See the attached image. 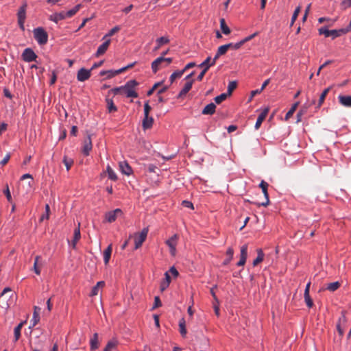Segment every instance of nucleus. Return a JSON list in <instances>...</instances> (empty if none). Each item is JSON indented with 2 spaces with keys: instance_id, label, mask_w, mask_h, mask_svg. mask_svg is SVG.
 <instances>
[{
  "instance_id": "nucleus-9",
  "label": "nucleus",
  "mask_w": 351,
  "mask_h": 351,
  "mask_svg": "<svg viewBox=\"0 0 351 351\" xmlns=\"http://www.w3.org/2000/svg\"><path fill=\"white\" fill-rule=\"evenodd\" d=\"M133 66V64H130L125 67H123L120 69H118V70H108V71H101L100 72V75L103 76V75H106V78L107 79H110L113 77H114L115 75L126 71L128 68H131L132 66Z\"/></svg>"
},
{
  "instance_id": "nucleus-32",
  "label": "nucleus",
  "mask_w": 351,
  "mask_h": 351,
  "mask_svg": "<svg viewBox=\"0 0 351 351\" xmlns=\"http://www.w3.org/2000/svg\"><path fill=\"white\" fill-rule=\"evenodd\" d=\"M106 101L107 103V109L108 112L111 113L117 111V108L114 105L113 100L112 99L106 98Z\"/></svg>"
},
{
  "instance_id": "nucleus-14",
  "label": "nucleus",
  "mask_w": 351,
  "mask_h": 351,
  "mask_svg": "<svg viewBox=\"0 0 351 351\" xmlns=\"http://www.w3.org/2000/svg\"><path fill=\"white\" fill-rule=\"evenodd\" d=\"M247 257V245L245 244L241 247L240 260L237 263V265L239 267L243 266L245 264Z\"/></svg>"
},
{
  "instance_id": "nucleus-57",
  "label": "nucleus",
  "mask_w": 351,
  "mask_h": 351,
  "mask_svg": "<svg viewBox=\"0 0 351 351\" xmlns=\"http://www.w3.org/2000/svg\"><path fill=\"white\" fill-rule=\"evenodd\" d=\"M152 110L151 106L149 105V102L146 101L144 104V115H149L150 111Z\"/></svg>"
},
{
  "instance_id": "nucleus-59",
  "label": "nucleus",
  "mask_w": 351,
  "mask_h": 351,
  "mask_svg": "<svg viewBox=\"0 0 351 351\" xmlns=\"http://www.w3.org/2000/svg\"><path fill=\"white\" fill-rule=\"evenodd\" d=\"M257 34H258V32H255L253 34L250 35V36L245 37V38H243V40H241V42L244 45L245 43H247V42L251 40L252 38H254Z\"/></svg>"
},
{
  "instance_id": "nucleus-10",
  "label": "nucleus",
  "mask_w": 351,
  "mask_h": 351,
  "mask_svg": "<svg viewBox=\"0 0 351 351\" xmlns=\"http://www.w3.org/2000/svg\"><path fill=\"white\" fill-rule=\"evenodd\" d=\"M211 60V58L208 56L204 62H202L199 65V67L203 68L202 71L199 74V75L197 77V80L198 81H202L204 75L208 70V69L212 66L210 65V62Z\"/></svg>"
},
{
  "instance_id": "nucleus-6",
  "label": "nucleus",
  "mask_w": 351,
  "mask_h": 351,
  "mask_svg": "<svg viewBox=\"0 0 351 351\" xmlns=\"http://www.w3.org/2000/svg\"><path fill=\"white\" fill-rule=\"evenodd\" d=\"M178 236L176 234L165 241L166 245L169 248V252L172 256H175L176 254V246L178 244Z\"/></svg>"
},
{
  "instance_id": "nucleus-56",
  "label": "nucleus",
  "mask_w": 351,
  "mask_h": 351,
  "mask_svg": "<svg viewBox=\"0 0 351 351\" xmlns=\"http://www.w3.org/2000/svg\"><path fill=\"white\" fill-rule=\"evenodd\" d=\"M335 21H336L335 19H331L330 18H326V17H321L318 19V21L319 23H322L326 21L330 22V25H332L335 22Z\"/></svg>"
},
{
  "instance_id": "nucleus-52",
  "label": "nucleus",
  "mask_w": 351,
  "mask_h": 351,
  "mask_svg": "<svg viewBox=\"0 0 351 351\" xmlns=\"http://www.w3.org/2000/svg\"><path fill=\"white\" fill-rule=\"evenodd\" d=\"M45 211H46V214H43L41 216L40 219V221H43L44 219H48L49 218L50 207H49V204L45 205Z\"/></svg>"
},
{
  "instance_id": "nucleus-38",
  "label": "nucleus",
  "mask_w": 351,
  "mask_h": 351,
  "mask_svg": "<svg viewBox=\"0 0 351 351\" xmlns=\"http://www.w3.org/2000/svg\"><path fill=\"white\" fill-rule=\"evenodd\" d=\"M165 275V279L163 280V282H161L160 285L161 291H164L165 289H166L169 287L171 282V277L169 275L168 272H166Z\"/></svg>"
},
{
  "instance_id": "nucleus-51",
  "label": "nucleus",
  "mask_w": 351,
  "mask_h": 351,
  "mask_svg": "<svg viewBox=\"0 0 351 351\" xmlns=\"http://www.w3.org/2000/svg\"><path fill=\"white\" fill-rule=\"evenodd\" d=\"M236 87H237V82L234 81L230 82L228 86L227 94L228 95H230L232 94V92L233 91V90H234L236 88Z\"/></svg>"
},
{
  "instance_id": "nucleus-17",
  "label": "nucleus",
  "mask_w": 351,
  "mask_h": 351,
  "mask_svg": "<svg viewBox=\"0 0 351 351\" xmlns=\"http://www.w3.org/2000/svg\"><path fill=\"white\" fill-rule=\"evenodd\" d=\"M339 102L340 104L345 107H351V96L350 95H339L338 97Z\"/></svg>"
},
{
  "instance_id": "nucleus-48",
  "label": "nucleus",
  "mask_w": 351,
  "mask_h": 351,
  "mask_svg": "<svg viewBox=\"0 0 351 351\" xmlns=\"http://www.w3.org/2000/svg\"><path fill=\"white\" fill-rule=\"evenodd\" d=\"M300 10H301V7L300 6H298L295 8L293 14V16H292V18H291V25H293L294 22L295 21V20L297 19L298 16V14H300Z\"/></svg>"
},
{
  "instance_id": "nucleus-30",
  "label": "nucleus",
  "mask_w": 351,
  "mask_h": 351,
  "mask_svg": "<svg viewBox=\"0 0 351 351\" xmlns=\"http://www.w3.org/2000/svg\"><path fill=\"white\" fill-rule=\"evenodd\" d=\"M341 286V283L338 281L330 282L326 285V289L334 292L337 290Z\"/></svg>"
},
{
  "instance_id": "nucleus-47",
  "label": "nucleus",
  "mask_w": 351,
  "mask_h": 351,
  "mask_svg": "<svg viewBox=\"0 0 351 351\" xmlns=\"http://www.w3.org/2000/svg\"><path fill=\"white\" fill-rule=\"evenodd\" d=\"M228 95L227 93H222L218 96H217L215 98V101L217 104H221L222 101H223L224 100L226 99V98L228 97Z\"/></svg>"
},
{
  "instance_id": "nucleus-18",
  "label": "nucleus",
  "mask_w": 351,
  "mask_h": 351,
  "mask_svg": "<svg viewBox=\"0 0 351 351\" xmlns=\"http://www.w3.org/2000/svg\"><path fill=\"white\" fill-rule=\"evenodd\" d=\"M119 168L121 171L125 175L130 176L132 173L131 167L126 162H121L119 163Z\"/></svg>"
},
{
  "instance_id": "nucleus-39",
  "label": "nucleus",
  "mask_w": 351,
  "mask_h": 351,
  "mask_svg": "<svg viewBox=\"0 0 351 351\" xmlns=\"http://www.w3.org/2000/svg\"><path fill=\"white\" fill-rule=\"evenodd\" d=\"M172 60H173L171 58H165L163 56H160L155 60V63H154V66H156V65H157L158 63H160V62H164V63L165 64V66H167L172 62Z\"/></svg>"
},
{
  "instance_id": "nucleus-44",
  "label": "nucleus",
  "mask_w": 351,
  "mask_h": 351,
  "mask_svg": "<svg viewBox=\"0 0 351 351\" xmlns=\"http://www.w3.org/2000/svg\"><path fill=\"white\" fill-rule=\"evenodd\" d=\"M154 63H155V60L153 61L152 63V71L154 73H156L157 71L162 67L166 66L164 62H160V63H158L157 65H156V66H154Z\"/></svg>"
},
{
  "instance_id": "nucleus-23",
  "label": "nucleus",
  "mask_w": 351,
  "mask_h": 351,
  "mask_svg": "<svg viewBox=\"0 0 351 351\" xmlns=\"http://www.w3.org/2000/svg\"><path fill=\"white\" fill-rule=\"evenodd\" d=\"M257 252V257L254 260L252 265L254 267L257 266L260 263H261L263 259L265 254L262 250V249L258 248L256 250Z\"/></svg>"
},
{
  "instance_id": "nucleus-45",
  "label": "nucleus",
  "mask_w": 351,
  "mask_h": 351,
  "mask_svg": "<svg viewBox=\"0 0 351 351\" xmlns=\"http://www.w3.org/2000/svg\"><path fill=\"white\" fill-rule=\"evenodd\" d=\"M63 163L66 166V170L69 171L73 164V160L71 158L64 156L63 158Z\"/></svg>"
},
{
  "instance_id": "nucleus-62",
  "label": "nucleus",
  "mask_w": 351,
  "mask_h": 351,
  "mask_svg": "<svg viewBox=\"0 0 351 351\" xmlns=\"http://www.w3.org/2000/svg\"><path fill=\"white\" fill-rule=\"evenodd\" d=\"M40 321V317H34L33 316L32 319L31 320V325L29 328L34 327Z\"/></svg>"
},
{
  "instance_id": "nucleus-25",
  "label": "nucleus",
  "mask_w": 351,
  "mask_h": 351,
  "mask_svg": "<svg viewBox=\"0 0 351 351\" xmlns=\"http://www.w3.org/2000/svg\"><path fill=\"white\" fill-rule=\"evenodd\" d=\"M169 43V39L167 36H162L156 40L157 45L155 47L154 50H158L162 45L168 44Z\"/></svg>"
},
{
  "instance_id": "nucleus-37",
  "label": "nucleus",
  "mask_w": 351,
  "mask_h": 351,
  "mask_svg": "<svg viewBox=\"0 0 351 351\" xmlns=\"http://www.w3.org/2000/svg\"><path fill=\"white\" fill-rule=\"evenodd\" d=\"M220 28L221 32L226 35H228L230 33V29L226 25V21L223 18L220 19Z\"/></svg>"
},
{
  "instance_id": "nucleus-63",
  "label": "nucleus",
  "mask_w": 351,
  "mask_h": 351,
  "mask_svg": "<svg viewBox=\"0 0 351 351\" xmlns=\"http://www.w3.org/2000/svg\"><path fill=\"white\" fill-rule=\"evenodd\" d=\"M4 193H5V196H6L7 199L10 202H12V196H11V194H10V189H9V187H8V185L6 186V189L4 191Z\"/></svg>"
},
{
  "instance_id": "nucleus-11",
  "label": "nucleus",
  "mask_w": 351,
  "mask_h": 351,
  "mask_svg": "<svg viewBox=\"0 0 351 351\" xmlns=\"http://www.w3.org/2000/svg\"><path fill=\"white\" fill-rule=\"evenodd\" d=\"M93 148L92 140L90 134H88L87 137L84 140L82 146V153L85 156H88Z\"/></svg>"
},
{
  "instance_id": "nucleus-8",
  "label": "nucleus",
  "mask_w": 351,
  "mask_h": 351,
  "mask_svg": "<svg viewBox=\"0 0 351 351\" xmlns=\"http://www.w3.org/2000/svg\"><path fill=\"white\" fill-rule=\"evenodd\" d=\"M123 215V211L120 208L107 212L105 214V221L108 223L114 222L117 218Z\"/></svg>"
},
{
  "instance_id": "nucleus-15",
  "label": "nucleus",
  "mask_w": 351,
  "mask_h": 351,
  "mask_svg": "<svg viewBox=\"0 0 351 351\" xmlns=\"http://www.w3.org/2000/svg\"><path fill=\"white\" fill-rule=\"evenodd\" d=\"M110 44V39H107L105 42L101 44L97 49V51L95 53L96 57H99L100 56L104 54L107 51L109 45Z\"/></svg>"
},
{
  "instance_id": "nucleus-49",
  "label": "nucleus",
  "mask_w": 351,
  "mask_h": 351,
  "mask_svg": "<svg viewBox=\"0 0 351 351\" xmlns=\"http://www.w3.org/2000/svg\"><path fill=\"white\" fill-rule=\"evenodd\" d=\"M228 49L229 46L227 44L220 46L217 49L218 55H224Z\"/></svg>"
},
{
  "instance_id": "nucleus-22",
  "label": "nucleus",
  "mask_w": 351,
  "mask_h": 351,
  "mask_svg": "<svg viewBox=\"0 0 351 351\" xmlns=\"http://www.w3.org/2000/svg\"><path fill=\"white\" fill-rule=\"evenodd\" d=\"M154 123V119L149 115H144V119L143 120L142 125L144 130H147L151 128L152 127Z\"/></svg>"
},
{
  "instance_id": "nucleus-64",
  "label": "nucleus",
  "mask_w": 351,
  "mask_h": 351,
  "mask_svg": "<svg viewBox=\"0 0 351 351\" xmlns=\"http://www.w3.org/2000/svg\"><path fill=\"white\" fill-rule=\"evenodd\" d=\"M56 80H57L56 73L55 71H53L52 73H51V80H50V84L51 85L54 84L56 83Z\"/></svg>"
},
{
  "instance_id": "nucleus-41",
  "label": "nucleus",
  "mask_w": 351,
  "mask_h": 351,
  "mask_svg": "<svg viewBox=\"0 0 351 351\" xmlns=\"http://www.w3.org/2000/svg\"><path fill=\"white\" fill-rule=\"evenodd\" d=\"M183 74H184V71H182V70L173 72L171 75L170 78H169V81H170L171 84H172L177 78H180Z\"/></svg>"
},
{
  "instance_id": "nucleus-21",
  "label": "nucleus",
  "mask_w": 351,
  "mask_h": 351,
  "mask_svg": "<svg viewBox=\"0 0 351 351\" xmlns=\"http://www.w3.org/2000/svg\"><path fill=\"white\" fill-rule=\"evenodd\" d=\"M99 343L98 339V334L94 333L90 339V347L91 350H95L99 348Z\"/></svg>"
},
{
  "instance_id": "nucleus-58",
  "label": "nucleus",
  "mask_w": 351,
  "mask_h": 351,
  "mask_svg": "<svg viewBox=\"0 0 351 351\" xmlns=\"http://www.w3.org/2000/svg\"><path fill=\"white\" fill-rule=\"evenodd\" d=\"M344 327L345 325L341 324H337V329L340 336H343L344 334Z\"/></svg>"
},
{
  "instance_id": "nucleus-36",
  "label": "nucleus",
  "mask_w": 351,
  "mask_h": 351,
  "mask_svg": "<svg viewBox=\"0 0 351 351\" xmlns=\"http://www.w3.org/2000/svg\"><path fill=\"white\" fill-rule=\"evenodd\" d=\"M330 90V87H328L327 88L324 89V91L322 93V94L320 95L319 99V101H318L317 108H319L323 104V103L326 99V97L328 94Z\"/></svg>"
},
{
  "instance_id": "nucleus-12",
  "label": "nucleus",
  "mask_w": 351,
  "mask_h": 351,
  "mask_svg": "<svg viewBox=\"0 0 351 351\" xmlns=\"http://www.w3.org/2000/svg\"><path fill=\"white\" fill-rule=\"evenodd\" d=\"M22 57L24 61L30 62L36 60L37 56L32 49L27 48L23 51Z\"/></svg>"
},
{
  "instance_id": "nucleus-19",
  "label": "nucleus",
  "mask_w": 351,
  "mask_h": 351,
  "mask_svg": "<svg viewBox=\"0 0 351 351\" xmlns=\"http://www.w3.org/2000/svg\"><path fill=\"white\" fill-rule=\"evenodd\" d=\"M268 109H265L261 114L258 115L256 122L255 123V129L258 130L261 127L263 121L265 119L267 113H268Z\"/></svg>"
},
{
  "instance_id": "nucleus-60",
  "label": "nucleus",
  "mask_w": 351,
  "mask_h": 351,
  "mask_svg": "<svg viewBox=\"0 0 351 351\" xmlns=\"http://www.w3.org/2000/svg\"><path fill=\"white\" fill-rule=\"evenodd\" d=\"M10 154H7L3 160L0 162V165L2 166L5 165L10 159Z\"/></svg>"
},
{
  "instance_id": "nucleus-42",
  "label": "nucleus",
  "mask_w": 351,
  "mask_h": 351,
  "mask_svg": "<svg viewBox=\"0 0 351 351\" xmlns=\"http://www.w3.org/2000/svg\"><path fill=\"white\" fill-rule=\"evenodd\" d=\"M298 105L299 102H296L291 106V108L289 109V110L287 112L285 115V120L289 119L293 116Z\"/></svg>"
},
{
  "instance_id": "nucleus-61",
  "label": "nucleus",
  "mask_w": 351,
  "mask_h": 351,
  "mask_svg": "<svg viewBox=\"0 0 351 351\" xmlns=\"http://www.w3.org/2000/svg\"><path fill=\"white\" fill-rule=\"evenodd\" d=\"M162 305L161 301L160 300V298L158 296H156L154 298V304L153 306V308H158Z\"/></svg>"
},
{
  "instance_id": "nucleus-20",
  "label": "nucleus",
  "mask_w": 351,
  "mask_h": 351,
  "mask_svg": "<svg viewBox=\"0 0 351 351\" xmlns=\"http://www.w3.org/2000/svg\"><path fill=\"white\" fill-rule=\"evenodd\" d=\"M216 105L214 103H210L206 105L202 110V113L206 115H212L215 112Z\"/></svg>"
},
{
  "instance_id": "nucleus-1",
  "label": "nucleus",
  "mask_w": 351,
  "mask_h": 351,
  "mask_svg": "<svg viewBox=\"0 0 351 351\" xmlns=\"http://www.w3.org/2000/svg\"><path fill=\"white\" fill-rule=\"evenodd\" d=\"M1 306L4 308H8L10 306L13 304L14 298H16V295L12 291L11 289L9 287H5L1 294Z\"/></svg>"
},
{
  "instance_id": "nucleus-4",
  "label": "nucleus",
  "mask_w": 351,
  "mask_h": 351,
  "mask_svg": "<svg viewBox=\"0 0 351 351\" xmlns=\"http://www.w3.org/2000/svg\"><path fill=\"white\" fill-rule=\"evenodd\" d=\"M148 231V228H145L140 233H136L134 234V248L136 250L138 249L142 245L143 243L145 241Z\"/></svg>"
},
{
  "instance_id": "nucleus-7",
  "label": "nucleus",
  "mask_w": 351,
  "mask_h": 351,
  "mask_svg": "<svg viewBox=\"0 0 351 351\" xmlns=\"http://www.w3.org/2000/svg\"><path fill=\"white\" fill-rule=\"evenodd\" d=\"M259 186L261 188L263 193L265 196V202H263L261 203H254L258 206H267L269 204V194L267 191V189L269 186V184L267 182H266L264 180H262L259 184Z\"/></svg>"
},
{
  "instance_id": "nucleus-2",
  "label": "nucleus",
  "mask_w": 351,
  "mask_h": 351,
  "mask_svg": "<svg viewBox=\"0 0 351 351\" xmlns=\"http://www.w3.org/2000/svg\"><path fill=\"white\" fill-rule=\"evenodd\" d=\"M138 85L136 80H130L124 86H122L121 94H124L127 97L136 98L138 93L135 91L134 88Z\"/></svg>"
},
{
  "instance_id": "nucleus-40",
  "label": "nucleus",
  "mask_w": 351,
  "mask_h": 351,
  "mask_svg": "<svg viewBox=\"0 0 351 351\" xmlns=\"http://www.w3.org/2000/svg\"><path fill=\"white\" fill-rule=\"evenodd\" d=\"M106 172L108 173L109 179H110L113 181H116L117 180V176L116 173L114 171V170L111 168V167L110 165L107 166Z\"/></svg>"
},
{
  "instance_id": "nucleus-13",
  "label": "nucleus",
  "mask_w": 351,
  "mask_h": 351,
  "mask_svg": "<svg viewBox=\"0 0 351 351\" xmlns=\"http://www.w3.org/2000/svg\"><path fill=\"white\" fill-rule=\"evenodd\" d=\"M90 69L87 70L84 68L80 69L77 74V79L80 82H84L88 80L90 77Z\"/></svg>"
},
{
  "instance_id": "nucleus-35",
  "label": "nucleus",
  "mask_w": 351,
  "mask_h": 351,
  "mask_svg": "<svg viewBox=\"0 0 351 351\" xmlns=\"http://www.w3.org/2000/svg\"><path fill=\"white\" fill-rule=\"evenodd\" d=\"M179 330L182 337H185L186 335V322L184 318H182L179 321Z\"/></svg>"
},
{
  "instance_id": "nucleus-26",
  "label": "nucleus",
  "mask_w": 351,
  "mask_h": 351,
  "mask_svg": "<svg viewBox=\"0 0 351 351\" xmlns=\"http://www.w3.org/2000/svg\"><path fill=\"white\" fill-rule=\"evenodd\" d=\"M117 345H118V342L117 340H114V339L110 340L107 343L104 351L115 350L117 348Z\"/></svg>"
},
{
  "instance_id": "nucleus-55",
  "label": "nucleus",
  "mask_w": 351,
  "mask_h": 351,
  "mask_svg": "<svg viewBox=\"0 0 351 351\" xmlns=\"http://www.w3.org/2000/svg\"><path fill=\"white\" fill-rule=\"evenodd\" d=\"M162 84V82H157V83L154 84V86H152V88L149 90H148V92L147 93V96H151L154 93V90L158 86H160Z\"/></svg>"
},
{
  "instance_id": "nucleus-53",
  "label": "nucleus",
  "mask_w": 351,
  "mask_h": 351,
  "mask_svg": "<svg viewBox=\"0 0 351 351\" xmlns=\"http://www.w3.org/2000/svg\"><path fill=\"white\" fill-rule=\"evenodd\" d=\"M304 300H305L306 306L308 308H311L313 306V302L312 299L311 298L310 295L309 294L304 295Z\"/></svg>"
},
{
  "instance_id": "nucleus-28",
  "label": "nucleus",
  "mask_w": 351,
  "mask_h": 351,
  "mask_svg": "<svg viewBox=\"0 0 351 351\" xmlns=\"http://www.w3.org/2000/svg\"><path fill=\"white\" fill-rule=\"evenodd\" d=\"M24 324V322H22L20 324H18L17 326H16L14 329V342H16L20 337H21V329L23 328V326Z\"/></svg>"
},
{
  "instance_id": "nucleus-24",
  "label": "nucleus",
  "mask_w": 351,
  "mask_h": 351,
  "mask_svg": "<svg viewBox=\"0 0 351 351\" xmlns=\"http://www.w3.org/2000/svg\"><path fill=\"white\" fill-rule=\"evenodd\" d=\"M112 251V244H110L104 252V261L105 265H108Z\"/></svg>"
},
{
  "instance_id": "nucleus-16",
  "label": "nucleus",
  "mask_w": 351,
  "mask_h": 351,
  "mask_svg": "<svg viewBox=\"0 0 351 351\" xmlns=\"http://www.w3.org/2000/svg\"><path fill=\"white\" fill-rule=\"evenodd\" d=\"M194 80H186V83L184 85V87L180 90L178 94L179 97H182L185 95L191 88L192 85L193 84Z\"/></svg>"
},
{
  "instance_id": "nucleus-29",
  "label": "nucleus",
  "mask_w": 351,
  "mask_h": 351,
  "mask_svg": "<svg viewBox=\"0 0 351 351\" xmlns=\"http://www.w3.org/2000/svg\"><path fill=\"white\" fill-rule=\"evenodd\" d=\"M234 250L232 247H228L226 251V258L223 261V265H227L233 258Z\"/></svg>"
},
{
  "instance_id": "nucleus-31",
  "label": "nucleus",
  "mask_w": 351,
  "mask_h": 351,
  "mask_svg": "<svg viewBox=\"0 0 351 351\" xmlns=\"http://www.w3.org/2000/svg\"><path fill=\"white\" fill-rule=\"evenodd\" d=\"M66 16L65 15L64 12H61L59 13H56L51 16V20L54 21L55 23H58L59 21L63 20L66 19Z\"/></svg>"
},
{
  "instance_id": "nucleus-33",
  "label": "nucleus",
  "mask_w": 351,
  "mask_h": 351,
  "mask_svg": "<svg viewBox=\"0 0 351 351\" xmlns=\"http://www.w3.org/2000/svg\"><path fill=\"white\" fill-rule=\"evenodd\" d=\"M40 256H36L34 258V271L37 275L40 274V267L42 266V264H40L39 265V261L40 259Z\"/></svg>"
},
{
  "instance_id": "nucleus-54",
  "label": "nucleus",
  "mask_w": 351,
  "mask_h": 351,
  "mask_svg": "<svg viewBox=\"0 0 351 351\" xmlns=\"http://www.w3.org/2000/svg\"><path fill=\"white\" fill-rule=\"evenodd\" d=\"M346 311H341V316L339 317L338 324H341L342 325H345L347 322V319L346 317Z\"/></svg>"
},
{
  "instance_id": "nucleus-27",
  "label": "nucleus",
  "mask_w": 351,
  "mask_h": 351,
  "mask_svg": "<svg viewBox=\"0 0 351 351\" xmlns=\"http://www.w3.org/2000/svg\"><path fill=\"white\" fill-rule=\"evenodd\" d=\"M105 285V282L104 281H99L95 286H94L91 290L90 293V296L97 295L99 293V290L100 288L104 287Z\"/></svg>"
},
{
  "instance_id": "nucleus-5",
  "label": "nucleus",
  "mask_w": 351,
  "mask_h": 351,
  "mask_svg": "<svg viewBox=\"0 0 351 351\" xmlns=\"http://www.w3.org/2000/svg\"><path fill=\"white\" fill-rule=\"evenodd\" d=\"M27 7V4L26 2H25L22 6L20 7L18 13H17V17H18V23L19 25V27L21 29V30H25V21L26 19V9Z\"/></svg>"
},
{
  "instance_id": "nucleus-3",
  "label": "nucleus",
  "mask_w": 351,
  "mask_h": 351,
  "mask_svg": "<svg viewBox=\"0 0 351 351\" xmlns=\"http://www.w3.org/2000/svg\"><path fill=\"white\" fill-rule=\"evenodd\" d=\"M34 37L40 45H45L48 41L47 32L43 27L35 28L33 31Z\"/></svg>"
},
{
  "instance_id": "nucleus-43",
  "label": "nucleus",
  "mask_w": 351,
  "mask_h": 351,
  "mask_svg": "<svg viewBox=\"0 0 351 351\" xmlns=\"http://www.w3.org/2000/svg\"><path fill=\"white\" fill-rule=\"evenodd\" d=\"M80 6H81L80 4H78V5H75L73 9H71L67 12H64L66 18H70V17L73 16V15H75L79 11Z\"/></svg>"
},
{
  "instance_id": "nucleus-46",
  "label": "nucleus",
  "mask_w": 351,
  "mask_h": 351,
  "mask_svg": "<svg viewBox=\"0 0 351 351\" xmlns=\"http://www.w3.org/2000/svg\"><path fill=\"white\" fill-rule=\"evenodd\" d=\"M121 29L120 27L117 25L115 27H114L113 28H112L109 32L105 35L103 38V39H106L107 37H110V36H113L115 33L118 32L119 30Z\"/></svg>"
},
{
  "instance_id": "nucleus-34",
  "label": "nucleus",
  "mask_w": 351,
  "mask_h": 351,
  "mask_svg": "<svg viewBox=\"0 0 351 351\" xmlns=\"http://www.w3.org/2000/svg\"><path fill=\"white\" fill-rule=\"evenodd\" d=\"M80 226V223H78L77 228H75L74 230V237H73V240L72 241L73 247H75L77 242L80 240V239L81 237Z\"/></svg>"
},
{
  "instance_id": "nucleus-50",
  "label": "nucleus",
  "mask_w": 351,
  "mask_h": 351,
  "mask_svg": "<svg viewBox=\"0 0 351 351\" xmlns=\"http://www.w3.org/2000/svg\"><path fill=\"white\" fill-rule=\"evenodd\" d=\"M227 45L229 46V49H235V50L240 49L243 45L241 40L237 43H230Z\"/></svg>"
}]
</instances>
